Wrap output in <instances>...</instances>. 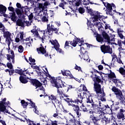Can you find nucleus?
Wrapping results in <instances>:
<instances>
[{
	"label": "nucleus",
	"mask_w": 125,
	"mask_h": 125,
	"mask_svg": "<svg viewBox=\"0 0 125 125\" xmlns=\"http://www.w3.org/2000/svg\"><path fill=\"white\" fill-rule=\"evenodd\" d=\"M64 100L65 102H67L68 106H72V107H73L74 112H76V111H80V107L79 105H75V104L83 103V97L81 93H79V94L78 95V97L73 98L72 99L66 98V99H64Z\"/></svg>",
	"instance_id": "nucleus-1"
},
{
	"label": "nucleus",
	"mask_w": 125,
	"mask_h": 125,
	"mask_svg": "<svg viewBox=\"0 0 125 125\" xmlns=\"http://www.w3.org/2000/svg\"><path fill=\"white\" fill-rule=\"evenodd\" d=\"M94 89L98 95L100 100L102 102L106 101V93L104 92V88H101V85L99 83H94Z\"/></svg>",
	"instance_id": "nucleus-2"
},
{
	"label": "nucleus",
	"mask_w": 125,
	"mask_h": 125,
	"mask_svg": "<svg viewBox=\"0 0 125 125\" xmlns=\"http://www.w3.org/2000/svg\"><path fill=\"white\" fill-rule=\"evenodd\" d=\"M111 90L113 92H114L117 99L120 100L121 104H125V95L124 96L123 92L115 86L112 87Z\"/></svg>",
	"instance_id": "nucleus-3"
},
{
	"label": "nucleus",
	"mask_w": 125,
	"mask_h": 125,
	"mask_svg": "<svg viewBox=\"0 0 125 125\" xmlns=\"http://www.w3.org/2000/svg\"><path fill=\"white\" fill-rule=\"evenodd\" d=\"M46 77L49 78L50 80V83L52 84V86L54 87H57L59 88V86H61L60 83H61V80L58 79V78L55 79L54 77H51V75L49 74V73H47L46 74Z\"/></svg>",
	"instance_id": "nucleus-4"
},
{
	"label": "nucleus",
	"mask_w": 125,
	"mask_h": 125,
	"mask_svg": "<svg viewBox=\"0 0 125 125\" xmlns=\"http://www.w3.org/2000/svg\"><path fill=\"white\" fill-rule=\"evenodd\" d=\"M106 4L105 2H103V4H104L105 7L106 8L105 10L106 14H107V15H110L111 16H112L113 18H114L113 13H112V11L113 10V8H116V5L114 3H109L107 2Z\"/></svg>",
	"instance_id": "nucleus-5"
},
{
	"label": "nucleus",
	"mask_w": 125,
	"mask_h": 125,
	"mask_svg": "<svg viewBox=\"0 0 125 125\" xmlns=\"http://www.w3.org/2000/svg\"><path fill=\"white\" fill-rule=\"evenodd\" d=\"M101 102L99 100L93 101L91 104L92 108L94 109V112L96 114H100L101 110H99V105L101 104Z\"/></svg>",
	"instance_id": "nucleus-6"
},
{
	"label": "nucleus",
	"mask_w": 125,
	"mask_h": 125,
	"mask_svg": "<svg viewBox=\"0 0 125 125\" xmlns=\"http://www.w3.org/2000/svg\"><path fill=\"white\" fill-rule=\"evenodd\" d=\"M45 33L46 34H50L51 32L55 33V34H58V32L59 31V29H57L54 27V25L52 24V23H49L47 24V30H45Z\"/></svg>",
	"instance_id": "nucleus-7"
},
{
	"label": "nucleus",
	"mask_w": 125,
	"mask_h": 125,
	"mask_svg": "<svg viewBox=\"0 0 125 125\" xmlns=\"http://www.w3.org/2000/svg\"><path fill=\"white\" fill-rule=\"evenodd\" d=\"M101 50L104 54L105 53H109L112 54L113 53V49L110 45H106L105 44L101 46Z\"/></svg>",
	"instance_id": "nucleus-8"
},
{
	"label": "nucleus",
	"mask_w": 125,
	"mask_h": 125,
	"mask_svg": "<svg viewBox=\"0 0 125 125\" xmlns=\"http://www.w3.org/2000/svg\"><path fill=\"white\" fill-rule=\"evenodd\" d=\"M6 100V98H5L2 101H0V112L4 113L10 114V112H8V110L6 109V106L4 105L6 104L5 103Z\"/></svg>",
	"instance_id": "nucleus-9"
},
{
	"label": "nucleus",
	"mask_w": 125,
	"mask_h": 125,
	"mask_svg": "<svg viewBox=\"0 0 125 125\" xmlns=\"http://www.w3.org/2000/svg\"><path fill=\"white\" fill-rule=\"evenodd\" d=\"M103 116V114L101 113L99 116H95L94 115H90V119H92V121L94 124V125H99V123L98 122H100L101 121L102 118L101 116Z\"/></svg>",
	"instance_id": "nucleus-10"
},
{
	"label": "nucleus",
	"mask_w": 125,
	"mask_h": 125,
	"mask_svg": "<svg viewBox=\"0 0 125 125\" xmlns=\"http://www.w3.org/2000/svg\"><path fill=\"white\" fill-rule=\"evenodd\" d=\"M49 100H51L52 102L53 105L55 107H56V105H55V104L57 106L59 107H60V105H61V102L58 99H57V98L54 95H51V96H48Z\"/></svg>",
	"instance_id": "nucleus-11"
},
{
	"label": "nucleus",
	"mask_w": 125,
	"mask_h": 125,
	"mask_svg": "<svg viewBox=\"0 0 125 125\" xmlns=\"http://www.w3.org/2000/svg\"><path fill=\"white\" fill-rule=\"evenodd\" d=\"M37 51L39 54L42 53V54L44 55L45 57H49L50 56V58L51 59V55L48 54V52L46 51V49L43 46L37 48Z\"/></svg>",
	"instance_id": "nucleus-12"
},
{
	"label": "nucleus",
	"mask_w": 125,
	"mask_h": 125,
	"mask_svg": "<svg viewBox=\"0 0 125 125\" xmlns=\"http://www.w3.org/2000/svg\"><path fill=\"white\" fill-rule=\"evenodd\" d=\"M30 81L32 85L36 87V89L38 88V87H42V83L37 79H31Z\"/></svg>",
	"instance_id": "nucleus-13"
},
{
	"label": "nucleus",
	"mask_w": 125,
	"mask_h": 125,
	"mask_svg": "<svg viewBox=\"0 0 125 125\" xmlns=\"http://www.w3.org/2000/svg\"><path fill=\"white\" fill-rule=\"evenodd\" d=\"M124 113H125V109L122 107L119 109V111L118 112L117 115V119L119 120H124L125 119V114Z\"/></svg>",
	"instance_id": "nucleus-14"
},
{
	"label": "nucleus",
	"mask_w": 125,
	"mask_h": 125,
	"mask_svg": "<svg viewBox=\"0 0 125 125\" xmlns=\"http://www.w3.org/2000/svg\"><path fill=\"white\" fill-rule=\"evenodd\" d=\"M102 35L103 37V39L105 40L104 41V42H107V44L110 45V42H113V39L110 40V36H109V35L105 31H103Z\"/></svg>",
	"instance_id": "nucleus-15"
},
{
	"label": "nucleus",
	"mask_w": 125,
	"mask_h": 125,
	"mask_svg": "<svg viewBox=\"0 0 125 125\" xmlns=\"http://www.w3.org/2000/svg\"><path fill=\"white\" fill-rule=\"evenodd\" d=\"M11 36V33H10L9 31H6L4 33H3L4 38H6V42L7 43L8 46L10 45V41H11V38L10 36Z\"/></svg>",
	"instance_id": "nucleus-16"
},
{
	"label": "nucleus",
	"mask_w": 125,
	"mask_h": 125,
	"mask_svg": "<svg viewBox=\"0 0 125 125\" xmlns=\"http://www.w3.org/2000/svg\"><path fill=\"white\" fill-rule=\"evenodd\" d=\"M33 35L34 37H35V38H37V39H39V40H40V41H42V42L43 43V42H44V39H45V38L44 37H45V36H44L45 35V32L44 31L43 32V36L42 37H41V36H40L38 30H36V31L33 33Z\"/></svg>",
	"instance_id": "nucleus-17"
},
{
	"label": "nucleus",
	"mask_w": 125,
	"mask_h": 125,
	"mask_svg": "<svg viewBox=\"0 0 125 125\" xmlns=\"http://www.w3.org/2000/svg\"><path fill=\"white\" fill-rule=\"evenodd\" d=\"M101 123L103 125H107L108 124H111V123H113L111 119L107 118L106 116H104V118H102Z\"/></svg>",
	"instance_id": "nucleus-18"
},
{
	"label": "nucleus",
	"mask_w": 125,
	"mask_h": 125,
	"mask_svg": "<svg viewBox=\"0 0 125 125\" xmlns=\"http://www.w3.org/2000/svg\"><path fill=\"white\" fill-rule=\"evenodd\" d=\"M42 117L43 118L42 119H41V122H43V123L46 122L45 124V125H50L51 122V120L48 118L46 115H44L42 116Z\"/></svg>",
	"instance_id": "nucleus-19"
},
{
	"label": "nucleus",
	"mask_w": 125,
	"mask_h": 125,
	"mask_svg": "<svg viewBox=\"0 0 125 125\" xmlns=\"http://www.w3.org/2000/svg\"><path fill=\"white\" fill-rule=\"evenodd\" d=\"M28 104H31V108H34V109H33V111L34 113L37 115H39L40 112H39V110H38V106H36L35 103L32 102V100H30V103H28Z\"/></svg>",
	"instance_id": "nucleus-20"
},
{
	"label": "nucleus",
	"mask_w": 125,
	"mask_h": 125,
	"mask_svg": "<svg viewBox=\"0 0 125 125\" xmlns=\"http://www.w3.org/2000/svg\"><path fill=\"white\" fill-rule=\"evenodd\" d=\"M94 16L92 19H94L93 20V22H97L98 20H100L101 18H102V16L100 15V13L96 12V14L93 16Z\"/></svg>",
	"instance_id": "nucleus-21"
},
{
	"label": "nucleus",
	"mask_w": 125,
	"mask_h": 125,
	"mask_svg": "<svg viewBox=\"0 0 125 125\" xmlns=\"http://www.w3.org/2000/svg\"><path fill=\"white\" fill-rule=\"evenodd\" d=\"M60 86L59 88L56 87V88H62V91L64 93H67L69 90L67 88L68 85H65L63 83H62V80H61Z\"/></svg>",
	"instance_id": "nucleus-22"
},
{
	"label": "nucleus",
	"mask_w": 125,
	"mask_h": 125,
	"mask_svg": "<svg viewBox=\"0 0 125 125\" xmlns=\"http://www.w3.org/2000/svg\"><path fill=\"white\" fill-rule=\"evenodd\" d=\"M27 80H31L29 77H26V76H20V81L21 83H28Z\"/></svg>",
	"instance_id": "nucleus-23"
},
{
	"label": "nucleus",
	"mask_w": 125,
	"mask_h": 125,
	"mask_svg": "<svg viewBox=\"0 0 125 125\" xmlns=\"http://www.w3.org/2000/svg\"><path fill=\"white\" fill-rule=\"evenodd\" d=\"M43 16L42 19V22H48V15H47V10H46L43 13Z\"/></svg>",
	"instance_id": "nucleus-24"
},
{
	"label": "nucleus",
	"mask_w": 125,
	"mask_h": 125,
	"mask_svg": "<svg viewBox=\"0 0 125 125\" xmlns=\"http://www.w3.org/2000/svg\"><path fill=\"white\" fill-rule=\"evenodd\" d=\"M100 77L98 76L96 74H95V77L93 79L94 83H103V81L101 80V79L99 78Z\"/></svg>",
	"instance_id": "nucleus-25"
},
{
	"label": "nucleus",
	"mask_w": 125,
	"mask_h": 125,
	"mask_svg": "<svg viewBox=\"0 0 125 125\" xmlns=\"http://www.w3.org/2000/svg\"><path fill=\"white\" fill-rule=\"evenodd\" d=\"M106 75H107L108 78L109 79H110V80L117 78V76H116V74H115V73L112 72V70H110V73L106 74Z\"/></svg>",
	"instance_id": "nucleus-26"
},
{
	"label": "nucleus",
	"mask_w": 125,
	"mask_h": 125,
	"mask_svg": "<svg viewBox=\"0 0 125 125\" xmlns=\"http://www.w3.org/2000/svg\"><path fill=\"white\" fill-rule=\"evenodd\" d=\"M67 2H71L72 4L73 5V2H75V6H80V5L81 3H82V0H74V1H71L66 0Z\"/></svg>",
	"instance_id": "nucleus-27"
},
{
	"label": "nucleus",
	"mask_w": 125,
	"mask_h": 125,
	"mask_svg": "<svg viewBox=\"0 0 125 125\" xmlns=\"http://www.w3.org/2000/svg\"><path fill=\"white\" fill-rule=\"evenodd\" d=\"M17 16H16V14H15V12H13L11 13V15L10 16V19L12 20L13 22H16V20H17Z\"/></svg>",
	"instance_id": "nucleus-28"
},
{
	"label": "nucleus",
	"mask_w": 125,
	"mask_h": 125,
	"mask_svg": "<svg viewBox=\"0 0 125 125\" xmlns=\"http://www.w3.org/2000/svg\"><path fill=\"white\" fill-rule=\"evenodd\" d=\"M7 8L5 6L2 5V4H0V13L1 14L2 13H5L6 12Z\"/></svg>",
	"instance_id": "nucleus-29"
},
{
	"label": "nucleus",
	"mask_w": 125,
	"mask_h": 125,
	"mask_svg": "<svg viewBox=\"0 0 125 125\" xmlns=\"http://www.w3.org/2000/svg\"><path fill=\"white\" fill-rule=\"evenodd\" d=\"M75 39H74L72 41H69V44L72 45V46H73L74 47H76L77 46V44H78V41L77 40V38H76V37L74 38Z\"/></svg>",
	"instance_id": "nucleus-30"
},
{
	"label": "nucleus",
	"mask_w": 125,
	"mask_h": 125,
	"mask_svg": "<svg viewBox=\"0 0 125 125\" xmlns=\"http://www.w3.org/2000/svg\"><path fill=\"white\" fill-rule=\"evenodd\" d=\"M96 40L98 42H104V38L100 34L97 35Z\"/></svg>",
	"instance_id": "nucleus-31"
},
{
	"label": "nucleus",
	"mask_w": 125,
	"mask_h": 125,
	"mask_svg": "<svg viewBox=\"0 0 125 125\" xmlns=\"http://www.w3.org/2000/svg\"><path fill=\"white\" fill-rule=\"evenodd\" d=\"M99 111H101V112H103V111L106 110V105L102 104V103L101 102V104L99 105Z\"/></svg>",
	"instance_id": "nucleus-32"
},
{
	"label": "nucleus",
	"mask_w": 125,
	"mask_h": 125,
	"mask_svg": "<svg viewBox=\"0 0 125 125\" xmlns=\"http://www.w3.org/2000/svg\"><path fill=\"white\" fill-rule=\"evenodd\" d=\"M118 72H119L120 74L123 76V78H125V69L124 67H120L119 70H117Z\"/></svg>",
	"instance_id": "nucleus-33"
},
{
	"label": "nucleus",
	"mask_w": 125,
	"mask_h": 125,
	"mask_svg": "<svg viewBox=\"0 0 125 125\" xmlns=\"http://www.w3.org/2000/svg\"><path fill=\"white\" fill-rule=\"evenodd\" d=\"M76 117H73L69 120V125H76Z\"/></svg>",
	"instance_id": "nucleus-34"
},
{
	"label": "nucleus",
	"mask_w": 125,
	"mask_h": 125,
	"mask_svg": "<svg viewBox=\"0 0 125 125\" xmlns=\"http://www.w3.org/2000/svg\"><path fill=\"white\" fill-rule=\"evenodd\" d=\"M24 21H22L21 19H18L17 21V25L20 27H24Z\"/></svg>",
	"instance_id": "nucleus-35"
},
{
	"label": "nucleus",
	"mask_w": 125,
	"mask_h": 125,
	"mask_svg": "<svg viewBox=\"0 0 125 125\" xmlns=\"http://www.w3.org/2000/svg\"><path fill=\"white\" fill-rule=\"evenodd\" d=\"M49 42H51V44L54 45V48H55V46H57V45H59V43L58 42V41L56 40H55V41L53 40H50Z\"/></svg>",
	"instance_id": "nucleus-36"
},
{
	"label": "nucleus",
	"mask_w": 125,
	"mask_h": 125,
	"mask_svg": "<svg viewBox=\"0 0 125 125\" xmlns=\"http://www.w3.org/2000/svg\"><path fill=\"white\" fill-rule=\"evenodd\" d=\"M81 59H83V60H85V61H87L89 58V56H88V55L84 54L83 55H82V56L81 55H79Z\"/></svg>",
	"instance_id": "nucleus-37"
},
{
	"label": "nucleus",
	"mask_w": 125,
	"mask_h": 125,
	"mask_svg": "<svg viewBox=\"0 0 125 125\" xmlns=\"http://www.w3.org/2000/svg\"><path fill=\"white\" fill-rule=\"evenodd\" d=\"M21 106H22L23 108H24V109L27 108V106L29 105V103L25 101V100H21Z\"/></svg>",
	"instance_id": "nucleus-38"
},
{
	"label": "nucleus",
	"mask_w": 125,
	"mask_h": 125,
	"mask_svg": "<svg viewBox=\"0 0 125 125\" xmlns=\"http://www.w3.org/2000/svg\"><path fill=\"white\" fill-rule=\"evenodd\" d=\"M59 47H60V45L59 44V45L55 46V49H56V50H57L58 52L62 53V54H64V51L62 50V49L59 48Z\"/></svg>",
	"instance_id": "nucleus-39"
},
{
	"label": "nucleus",
	"mask_w": 125,
	"mask_h": 125,
	"mask_svg": "<svg viewBox=\"0 0 125 125\" xmlns=\"http://www.w3.org/2000/svg\"><path fill=\"white\" fill-rule=\"evenodd\" d=\"M111 81L115 83V84H117V85H118V83H120L122 84V82L120 81V79H119L113 78L111 80Z\"/></svg>",
	"instance_id": "nucleus-40"
},
{
	"label": "nucleus",
	"mask_w": 125,
	"mask_h": 125,
	"mask_svg": "<svg viewBox=\"0 0 125 125\" xmlns=\"http://www.w3.org/2000/svg\"><path fill=\"white\" fill-rule=\"evenodd\" d=\"M92 102H93L92 95H90L88 98H87L86 103H90V104H92Z\"/></svg>",
	"instance_id": "nucleus-41"
},
{
	"label": "nucleus",
	"mask_w": 125,
	"mask_h": 125,
	"mask_svg": "<svg viewBox=\"0 0 125 125\" xmlns=\"http://www.w3.org/2000/svg\"><path fill=\"white\" fill-rule=\"evenodd\" d=\"M5 72H6V73H7V72H9V76H10V77H11V76H12V75H13V74H14V73H15V70H14V69L9 70V69H6L5 70Z\"/></svg>",
	"instance_id": "nucleus-42"
},
{
	"label": "nucleus",
	"mask_w": 125,
	"mask_h": 125,
	"mask_svg": "<svg viewBox=\"0 0 125 125\" xmlns=\"http://www.w3.org/2000/svg\"><path fill=\"white\" fill-rule=\"evenodd\" d=\"M83 0V4L84 5H88L90 3V4H94V3L91 2L90 0Z\"/></svg>",
	"instance_id": "nucleus-43"
},
{
	"label": "nucleus",
	"mask_w": 125,
	"mask_h": 125,
	"mask_svg": "<svg viewBox=\"0 0 125 125\" xmlns=\"http://www.w3.org/2000/svg\"><path fill=\"white\" fill-rule=\"evenodd\" d=\"M88 13L90 14L91 16H94L95 14H96V12L94 11L92 9H88Z\"/></svg>",
	"instance_id": "nucleus-44"
},
{
	"label": "nucleus",
	"mask_w": 125,
	"mask_h": 125,
	"mask_svg": "<svg viewBox=\"0 0 125 125\" xmlns=\"http://www.w3.org/2000/svg\"><path fill=\"white\" fill-rule=\"evenodd\" d=\"M38 7L40 10H42V11H44V12L46 10V9H45V8H44V6L43 5V4H42V3H39Z\"/></svg>",
	"instance_id": "nucleus-45"
},
{
	"label": "nucleus",
	"mask_w": 125,
	"mask_h": 125,
	"mask_svg": "<svg viewBox=\"0 0 125 125\" xmlns=\"http://www.w3.org/2000/svg\"><path fill=\"white\" fill-rule=\"evenodd\" d=\"M66 76V77H69V79H74V80H75L76 81H77V80H78V79L74 77V76H73V75H72V73H71V72H70V73L67 72Z\"/></svg>",
	"instance_id": "nucleus-46"
},
{
	"label": "nucleus",
	"mask_w": 125,
	"mask_h": 125,
	"mask_svg": "<svg viewBox=\"0 0 125 125\" xmlns=\"http://www.w3.org/2000/svg\"><path fill=\"white\" fill-rule=\"evenodd\" d=\"M69 42H70L68 41H66L65 42V43L64 44V48H65V49H68L69 47H71V48H73V47H72V46L69 45Z\"/></svg>",
	"instance_id": "nucleus-47"
},
{
	"label": "nucleus",
	"mask_w": 125,
	"mask_h": 125,
	"mask_svg": "<svg viewBox=\"0 0 125 125\" xmlns=\"http://www.w3.org/2000/svg\"><path fill=\"white\" fill-rule=\"evenodd\" d=\"M81 55H83V54H85V53H86V50H85V48H84V47H81L80 48V50Z\"/></svg>",
	"instance_id": "nucleus-48"
},
{
	"label": "nucleus",
	"mask_w": 125,
	"mask_h": 125,
	"mask_svg": "<svg viewBox=\"0 0 125 125\" xmlns=\"http://www.w3.org/2000/svg\"><path fill=\"white\" fill-rule=\"evenodd\" d=\"M57 92L59 93L60 96H62V98H64L63 97V94H64V92L62 91V90L59 89V88H57Z\"/></svg>",
	"instance_id": "nucleus-49"
},
{
	"label": "nucleus",
	"mask_w": 125,
	"mask_h": 125,
	"mask_svg": "<svg viewBox=\"0 0 125 125\" xmlns=\"http://www.w3.org/2000/svg\"><path fill=\"white\" fill-rule=\"evenodd\" d=\"M62 2H61L59 5V6H60V7H62V8L63 9H64V5H65V4H67V2L65 1L64 0H63V1Z\"/></svg>",
	"instance_id": "nucleus-50"
},
{
	"label": "nucleus",
	"mask_w": 125,
	"mask_h": 125,
	"mask_svg": "<svg viewBox=\"0 0 125 125\" xmlns=\"http://www.w3.org/2000/svg\"><path fill=\"white\" fill-rule=\"evenodd\" d=\"M25 121L27 122V124H29L28 125H34L35 123L34 121H32L31 120L28 119H25Z\"/></svg>",
	"instance_id": "nucleus-51"
},
{
	"label": "nucleus",
	"mask_w": 125,
	"mask_h": 125,
	"mask_svg": "<svg viewBox=\"0 0 125 125\" xmlns=\"http://www.w3.org/2000/svg\"><path fill=\"white\" fill-rule=\"evenodd\" d=\"M18 51L20 53H22L23 51H24V48H23V46L22 45H20L18 47Z\"/></svg>",
	"instance_id": "nucleus-52"
},
{
	"label": "nucleus",
	"mask_w": 125,
	"mask_h": 125,
	"mask_svg": "<svg viewBox=\"0 0 125 125\" xmlns=\"http://www.w3.org/2000/svg\"><path fill=\"white\" fill-rule=\"evenodd\" d=\"M16 12L17 15H19L20 16H21V15H22V12H21V10H20L18 8L16 9Z\"/></svg>",
	"instance_id": "nucleus-53"
},
{
	"label": "nucleus",
	"mask_w": 125,
	"mask_h": 125,
	"mask_svg": "<svg viewBox=\"0 0 125 125\" xmlns=\"http://www.w3.org/2000/svg\"><path fill=\"white\" fill-rule=\"evenodd\" d=\"M79 13H81V14H83V13L85 11L84 8L83 7H80L78 9Z\"/></svg>",
	"instance_id": "nucleus-54"
},
{
	"label": "nucleus",
	"mask_w": 125,
	"mask_h": 125,
	"mask_svg": "<svg viewBox=\"0 0 125 125\" xmlns=\"http://www.w3.org/2000/svg\"><path fill=\"white\" fill-rule=\"evenodd\" d=\"M81 108H82L83 112H88V110H87V108H86V107L84 106L83 104L81 106Z\"/></svg>",
	"instance_id": "nucleus-55"
},
{
	"label": "nucleus",
	"mask_w": 125,
	"mask_h": 125,
	"mask_svg": "<svg viewBox=\"0 0 125 125\" xmlns=\"http://www.w3.org/2000/svg\"><path fill=\"white\" fill-rule=\"evenodd\" d=\"M24 72H25V71H23V70H22V69H20L19 70V74L21 76H23L24 77H26V75H24Z\"/></svg>",
	"instance_id": "nucleus-56"
},
{
	"label": "nucleus",
	"mask_w": 125,
	"mask_h": 125,
	"mask_svg": "<svg viewBox=\"0 0 125 125\" xmlns=\"http://www.w3.org/2000/svg\"><path fill=\"white\" fill-rule=\"evenodd\" d=\"M7 67H8L10 70H12V69H13V65H12V64L10 62H8L7 63Z\"/></svg>",
	"instance_id": "nucleus-57"
},
{
	"label": "nucleus",
	"mask_w": 125,
	"mask_h": 125,
	"mask_svg": "<svg viewBox=\"0 0 125 125\" xmlns=\"http://www.w3.org/2000/svg\"><path fill=\"white\" fill-rule=\"evenodd\" d=\"M108 110L109 111H112V110L111 109V108H110V107L109 106V105H108V104H107L106 105H105V110H104L106 113H108Z\"/></svg>",
	"instance_id": "nucleus-58"
},
{
	"label": "nucleus",
	"mask_w": 125,
	"mask_h": 125,
	"mask_svg": "<svg viewBox=\"0 0 125 125\" xmlns=\"http://www.w3.org/2000/svg\"><path fill=\"white\" fill-rule=\"evenodd\" d=\"M51 124V125H58V121H56V120H55V121H51V122H50Z\"/></svg>",
	"instance_id": "nucleus-59"
},
{
	"label": "nucleus",
	"mask_w": 125,
	"mask_h": 125,
	"mask_svg": "<svg viewBox=\"0 0 125 125\" xmlns=\"http://www.w3.org/2000/svg\"><path fill=\"white\" fill-rule=\"evenodd\" d=\"M74 69L75 70H78L79 72H80V71H81L82 72V68L80 66H79L77 65L76 64V66L74 67Z\"/></svg>",
	"instance_id": "nucleus-60"
},
{
	"label": "nucleus",
	"mask_w": 125,
	"mask_h": 125,
	"mask_svg": "<svg viewBox=\"0 0 125 125\" xmlns=\"http://www.w3.org/2000/svg\"><path fill=\"white\" fill-rule=\"evenodd\" d=\"M29 61L31 63H35V62H36V60H35V59H33L31 57H30L29 58Z\"/></svg>",
	"instance_id": "nucleus-61"
},
{
	"label": "nucleus",
	"mask_w": 125,
	"mask_h": 125,
	"mask_svg": "<svg viewBox=\"0 0 125 125\" xmlns=\"http://www.w3.org/2000/svg\"><path fill=\"white\" fill-rule=\"evenodd\" d=\"M24 23H26V26L27 27H29V26H31V23H32V21L30 22V21H23Z\"/></svg>",
	"instance_id": "nucleus-62"
},
{
	"label": "nucleus",
	"mask_w": 125,
	"mask_h": 125,
	"mask_svg": "<svg viewBox=\"0 0 125 125\" xmlns=\"http://www.w3.org/2000/svg\"><path fill=\"white\" fill-rule=\"evenodd\" d=\"M75 125H83V121H79L78 120H76V124Z\"/></svg>",
	"instance_id": "nucleus-63"
},
{
	"label": "nucleus",
	"mask_w": 125,
	"mask_h": 125,
	"mask_svg": "<svg viewBox=\"0 0 125 125\" xmlns=\"http://www.w3.org/2000/svg\"><path fill=\"white\" fill-rule=\"evenodd\" d=\"M34 18V16L33 15V13H31L28 16V19L31 21Z\"/></svg>",
	"instance_id": "nucleus-64"
}]
</instances>
